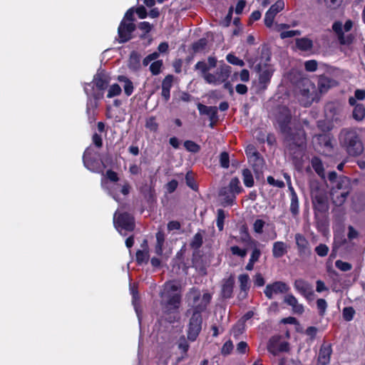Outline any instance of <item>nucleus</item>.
Returning <instances> with one entry per match:
<instances>
[{
	"instance_id": "f257e3e1",
	"label": "nucleus",
	"mask_w": 365,
	"mask_h": 365,
	"mask_svg": "<svg viewBox=\"0 0 365 365\" xmlns=\"http://www.w3.org/2000/svg\"><path fill=\"white\" fill-rule=\"evenodd\" d=\"M291 120L290 111L287 108H283L277 118L279 129L284 138L283 144L289 154L294 158H297L305 148L306 134L302 128L290 127Z\"/></svg>"
},
{
	"instance_id": "f03ea898",
	"label": "nucleus",
	"mask_w": 365,
	"mask_h": 365,
	"mask_svg": "<svg viewBox=\"0 0 365 365\" xmlns=\"http://www.w3.org/2000/svg\"><path fill=\"white\" fill-rule=\"evenodd\" d=\"M181 287L176 282H168L165 284L164 291L161 294L160 305L164 313H174L179 309L181 299Z\"/></svg>"
},
{
	"instance_id": "7ed1b4c3",
	"label": "nucleus",
	"mask_w": 365,
	"mask_h": 365,
	"mask_svg": "<svg viewBox=\"0 0 365 365\" xmlns=\"http://www.w3.org/2000/svg\"><path fill=\"white\" fill-rule=\"evenodd\" d=\"M339 141L340 145L351 156H359L363 153V144L355 128L341 129L339 135Z\"/></svg>"
},
{
	"instance_id": "20e7f679",
	"label": "nucleus",
	"mask_w": 365,
	"mask_h": 365,
	"mask_svg": "<svg viewBox=\"0 0 365 365\" xmlns=\"http://www.w3.org/2000/svg\"><path fill=\"white\" fill-rule=\"evenodd\" d=\"M311 199L317 226L319 228L324 225L323 220L319 219V215L325 214L329 208L327 191L319 186L314 187L311 190Z\"/></svg>"
},
{
	"instance_id": "39448f33",
	"label": "nucleus",
	"mask_w": 365,
	"mask_h": 365,
	"mask_svg": "<svg viewBox=\"0 0 365 365\" xmlns=\"http://www.w3.org/2000/svg\"><path fill=\"white\" fill-rule=\"evenodd\" d=\"M186 299L188 307L193 310V313L201 314L210 303L212 295L207 291H200L192 287L186 294Z\"/></svg>"
},
{
	"instance_id": "423d86ee",
	"label": "nucleus",
	"mask_w": 365,
	"mask_h": 365,
	"mask_svg": "<svg viewBox=\"0 0 365 365\" xmlns=\"http://www.w3.org/2000/svg\"><path fill=\"white\" fill-rule=\"evenodd\" d=\"M299 102L304 107H309L319 98L315 85L309 79H304L299 84Z\"/></svg>"
},
{
	"instance_id": "0eeeda50",
	"label": "nucleus",
	"mask_w": 365,
	"mask_h": 365,
	"mask_svg": "<svg viewBox=\"0 0 365 365\" xmlns=\"http://www.w3.org/2000/svg\"><path fill=\"white\" fill-rule=\"evenodd\" d=\"M98 155L97 153H93L92 150L87 148L83 155V165L92 172L103 174L106 165L98 158Z\"/></svg>"
},
{
	"instance_id": "6e6552de",
	"label": "nucleus",
	"mask_w": 365,
	"mask_h": 365,
	"mask_svg": "<svg viewBox=\"0 0 365 365\" xmlns=\"http://www.w3.org/2000/svg\"><path fill=\"white\" fill-rule=\"evenodd\" d=\"M231 72L232 68L223 63L220 65L215 73H211L210 75H207L206 83L213 86H219L227 81Z\"/></svg>"
},
{
	"instance_id": "1a4fd4ad",
	"label": "nucleus",
	"mask_w": 365,
	"mask_h": 365,
	"mask_svg": "<svg viewBox=\"0 0 365 365\" xmlns=\"http://www.w3.org/2000/svg\"><path fill=\"white\" fill-rule=\"evenodd\" d=\"M113 223L115 227L118 230H125L126 231H132L135 227L133 217L127 213H120L115 212L113 216Z\"/></svg>"
},
{
	"instance_id": "9d476101",
	"label": "nucleus",
	"mask_w": 365,
	"mask_h": 365,
	"mask_svg": "<svg viewBox=\"0 0 365 365\" xmlns=\"http://www.w3.org/2000/svg\"><path fill=\"white\" fill-rule=\"evenodd\" d=\"M202 318L201 314L192 313L188 324L187 339L191 341L196 340L202 329Z\"/></svg>"
},
{
	"instance_id": "9b49d317",
	"label": "nucleus",
	"mask_w": 365,
	"mask_h": 365,
	"mask_svg": "<svg viewBox=\"0 0 365 365\" xmlns=\"http://www.w3.org/2000/svg\"><path fill=\"white\" fill-rule=\"evenodd\" d=\"M255 70L259 73V88L260 90L264 91L267 89V86L270 82V79L273 74V70L267 65H264V68H263L261 63H259L255 66Z\"/></svg>"
},
{
	"instance_id": "f8f14e48",
	"label": "nucleus",
	"mask_w": 365,
	"mask_h": 365,
	"mask_svg": "<svg viewBox=\"0 0 365 365\" xmlns=\"http://www.w3.org/2000/svg\"><path fill=\"white\" fill-rule=\"evenodd\" d=\"M289 290V287L287 284L282 281H277L267 284L264 293L269 299H272L274 295L285 294Z\"/></svg>"
},
{
	"instance_id": "ddd939ff",
	"label": "nucleus",
	"mask_w": 365,
	"mask_h": 365,
	"mask_svg": "<svg viewBox=\"0 0 365 365\" xmlns=\"http://www.w3.org/2000/svg\"><path fill=\"white\" fill-rule=\"evenodd\" d=\"M135 29V25L133 22H127L123 19L118 29L119 43H123L130 40Z\"/></svg>"
},
{
	"instance_id": "4468645a",
	"label": "nucleus",
	"mask_w": 365,
	"mask_h": 365,
	"mask_svg": "<svg viewBox=\"0 0 365 365\" xmlns=\"http://www.w3.org/2000/svg\"><path fill=\"white\" fill-rule=\"evenodd\" d=\"M217 58L214 56H209L207 58V63L204 61H198L195 65V70L197 71L200 73L201 77L203 78L205 81L206 82V76L207 75H210L211 73L209 71L211 68H215L217 66Z\"/></svg>"
},
{
	"instance_id": "2eb2a0df",
	"label": "nucleus",
	"mask_w": 365,
	"mask_h": 365,
	"mask_svg": "<svg viewBox=\"0 0 365 365\" xmlns=\"http://www.w3.org/2000/svg\"><path fill=\"white\" fill-rule=\"evenodd\" d=\"M294 240L299 256L302 258L309 257L312 254V251L309 243L306 237L300 233H297L294 235Z\"/></svg>"
},
{
	"instance_id": "dca6fc26",
	"label": "nucleus",
	"mask_w": 365,
	"mask_h": 365,
	"mask_svg": "<svg viewBox=\"0 0 365 365\" xmlns=\"http://www.w3.org/2000/svg\"><path fill=\"white\" fill-rule=\"evenodd\" d=\"M284 8V2L282 0H279L275 4L271 6L269 10L266 12L264 16V24L267 27L272 26L275 16L283 10Z\"/></svg>"
},
{
	"instance_id": "f3484780",
	"label": "nucleus",
	"mask_w": 365,
	"mask_h": 365,
	"mask_svg": "<svg viewBox=\"0 0 365 365\" xmlns=\"http://www.w3.org/2000/svg\"><path fill=\"white\" fill-rule=\"evenodd\" d=\"M268 351L274 356L279 352H285L289 350V344L286 341L279 342L274 338H272L267 345Z\"/></svg>"
},
{
	"instance_id": "a211bd4d",
	"label": "nucleus",
	"mask_w": 365,
	"mask_h": 365,
	"mask_svg": "<svg viewBox=\"0 0 365 365\" xmlns=\"http://www.w3.org/2000/svg\"><path fill=\"white\" fill-rule=\"evenodd\" d=\"M294 287L301 294L307 299L314 294L312 285L302 279H296Z\"/></svg>"
},
{
	"instance_id": "6ab92c4d",
	"label": "nucleus",
	"mask_w": 365,
	"mask_h": 365,
	"mask_svg": "<svg viewBox=\"0 0 365 365\" xmlns=\"http://www.w3.org/2000/svg\"><path fill=\"white\" fill-rule=\"evenodd\" d=\"M332 349L331 344H323L319 349L318 355V363L321 365H327L330 361Z\"/></svg>"
},
{
	"instance_id": "aec40b11",
	"label": "nucleus",
	"mask_w": 365,
	"mask_h": 365,
	"mask_svg": "<svg viewBox=\"0 0 365 365\" xmlns=\"http://www.w3.org/2000/svg\"><path fill=\"white\" fill-rule=\"evenodd\" d=\"M197 109L200 115L209 116L210 121H217V108L216 106H207L202 103L197 104Z\"/></svg>"
},
{
	"instance_id": "412c9836",
	"label": "nucleus",
	"mask_w": 365,
	"mask_h": 365,
	"mask_svg": "<svg viewBox=\"0 0 365 365\" xmlns=\"http://www.w3.org/2000/svg\"><path fill=\"white\" fill-rule=\"evenodd\" d=\"M93 83L98 89L103 91L108 86L110 77L103 71L98 72L94 76Z\"/></svg>"
},
{
	"instance_id": "4be33fe9",
	"label": "nucleus",
	"mask_w": 365,
	"mask_h": 365,
	"mask_svg": "<svg viewBox=\"0 0 365 365\" xmlns=\"http://www.w3.org/2000/svg\"><path fill=\"white\" fill-rule=\"evenodd\" d=\"M284 302L292 307L294 314H302L304 311V306L298 302V300L293 294H288L284 297Z\"/></svg>"
},
{
	"instance_id": "5701e85b",
	"label": "nucleus",
	"mask_w": 365,
	"mask_h": 365,
	"mask_svg": "<svg viewBox=\"0 0 365 365\" xmlns=\"http://www.w3.org/2000/svg\"><path fill=\"white\" fill-rule=\"evenodd\" d=\"M349 192L347 190L338 191L335 188H332L331 195L333 203L336 206L342 205L345 202Z\"/></svg>"
},
{
	"instance_id": "b1692460",
	"label": "nucleus",
	"mask_w": 365,
	"mask_h": 365,
	"mask_svg": "<svg viewBox=\"0 0 365 365\" xmlns=\"http://www.w3.org/2000/svg\"><path fill=\"white\" fill-rule=\"evenodd\" d=\"M287 252V245L282 241L275 242L272 247V255L274 258H280Z\"/></svg>"
},
{
	"instance_id": "393cba45",
	"label": "nucleus",
	"mask_w": 365,
	"mask_h": 365,
	"mask_svg": "<svg viewBox=\"0 0 365 365\" xmlns=\"http://www.w3.org/2000/svg\"><path fill=\"white\" fill-rule=\"evenodd\" d=\"M335 81L331 78L326 76H320L318 80V88L320 93H324L332 87Z\"/></svg>"
},
{
	"instance_id": "a878e982",
	"label": "nucleus",
	"mask_w": 365,
	"mask_h": 365,
	"mask_svg": "<svg viewBox=\"0 0 365 365\" xmlns=\"http://www.w3.org/2000/svg\"><path fill=\"white\" fill-rule=\"evenodd\" d=\"M335 182H336V185L334 188H335L336 190H338V191L347 190L348 192H350L351 182H350V180L349 178L344 176V175H340Z\"/></svg>"
},
{
	"instance_id": "bb28decb",
	"label": "nucleus",
	"mask_w": 365,
	"mask_h": 365,
	"mask_svg": "<svg viewBox=\"0 0 365 365\" xmlns=\"http://www.w3.org/2000/svg\"><path fill=\"white\" fill-rule=\"evenodd\" d=\"M234 284L235 281L232 277L225 281L222 287V296L223 298L228 299L232 297Z\"/></svg>"
},
{
	"instance_id": "cd10ccee",
	"label": "nucleus",
	"mask_w": 365,
	"mask_h": 365,
	"mask_svg": "<svg viewBox=\"0 0 365 365\" xmlns=\"http://www.w3.org/2000/svg\"><path fill=\"white\" fill-rule=\"evenodd\" d=\"M238 281L240 282V294H242L243 297H245L250 287L249 275L247 274L239 275Z\"/></svg>"
},
{
	"instance_id": "c85d7f7f",
	"label": "nucleus",
	"mask_w": 365,
	"mask_h": 365,
	"mask_svg": "<svg viewBox=\"0 0 365 365\" xmlns=\"http://www.w3.org/2000/svg\"><path fill=\"white\" fill-rule=\"evenodd\" d=\"M220 195L222 197L225 205H232L234 204L236 195L231 192L229 189L222 187L220 191Z\"/></svg>"
},
{
	"instance_id": "c756f323",
	"label": "nucleus",
	"mask_w": 365,
	"mask_h": 365,
	"mask_svg": "<svg viewBox=\"0 0 365 365\" xmlns=\"http://www.w3.org/2000/svg\"><path fill=\"white\" fill-rule=\"evenodd\" d=\"M296 46L301 51H307L312 48L313 41L306 37L297 38Z\"/></svg>"
},
{
	"instance_id": "7c9ffc66",
	"label": "nucleus",
	"mask_w": 365,
	"mask_h": 365,
	"mask_svg": "<svg viewBox=\"0 0 365 365\" xmlns=\"http://www.w3.org/2000/svg\"><path fill=\"white\" fill-rule=\"evenodd\" d=\"M353 106V118L358 122L362 121L365 118V106L363 104H355Z\"/></svg>"
},
{
	"instance_id": "2f4dec72",
	"label": "nucleus",
	"mask_w": 365,
	"mask_h": 365,
	"mask_svg": "<svg viewBox=\"0 0 365 365\" xmlns=\"http://www.w3.org/2000/svg\"><path fill=\"white\" fill-rule=\"evenodd\" d=\"M119 82L123 83V89L125 95L130 96L133 92V84L132 81L125 76H119L118 77Z\"/></svg>"
},
{
	"instance_id": "473e14b6",
	"label": "nucleus",
	"mask_w": 365,
	"mask_h": 365,
	"mask_svg": "<svg viewBox=\"0 0 365 365\" xmlns=\"http://www.w3.org/2000/svg\"><path fill=\"white\" fill-rule=\"evenodd\" d=\"M225 187L229 189V190L235 195L243 191V188L240 185V180L237 178H232L229 185Z\"/></svg>"
},
{
	"instance_id": "72a5a7b5",
	"label": "nucleus",
	"mask_w": 365,
	"mask_h": 365,
	"mask_svg": "<svg viewBox=\"0 0 365 365\" xmlns=\"http://www.w3.org/2000/svg\"><path fill=\"white\" fill-rule=\"evenodd\" d=\"M99 97L94 95L93 98L88 97L86 105V113L90 117L91 115H94V110L98 107V100Z\"/></svg>"
},
{
	"instance_id": "f704fd0d",
	"label": "nucleus",
	"mask_w": 365,
	"mask_h": 365,
	"mask_svg": "<svg viewBox=\"0 0 365 365\" xmlns=\"http://www.w3.org/2000/svg\"><path fill=\"white\" fill-rule=\"evenodd\" d=\"M312 166L314 171L322 178L324 177V169L322 160L317 158L314 157L311 161Z\"/></svg>"
},
{
	"instance_id": "c9c22d12",
	"label": "nucleus",
	"mask_w": 365,
	"mask_h": 365,
	"mask_svg": "<svg viewBox=\"0 0 365 365\" xmlns=\"http://www.w3.org/2000/svg\"><path fill=\"white\" fill-rule=\"evenodd\" d=\"M365 99V90L364 89H356L354 91V96L349 98V103L351 106L359 104L357 101H363Z\"/></svg>"
},
{
	"instance_id": "e433bc0d",
	"label": "nucleus",
	"mask_w": 365,
	"mask_h": 365,
	"mask_svg": "<svg viewBox=\"0 0 365 365\" xmlns=\"http://www.w3.org/2000/svg\"><path fill=\"white\" fill-rule=\"evenodd\" d=\"M242 180L245 185L251 187L254 185V179L252 172L249 169L242 170Z\"/></svg>"
},
{
	"instance_id": "4c0bfd02",
	"label": "nucleus",
	"mask_w": 365,
	"mask_h": 365,
	"mask_svg": "<svg viewBox=\"0 0 365 365\" xmlns=\"http://www.w3.org/2000/svg\"><path fill=\"white\" fill-rule=\"evenodd\" d=\"M140 55L136 51H132L130 55L129 66L133 69L140 67Z\"/></svg>"
},
{
	"instance_id": "58836bf2",
	"label": "nucleus",
	"mask_w": 365,
	"mask_h": 365,
	"mask_svg": "<svg viewBox=\"0 0 365 365\" xmlns=\"http://www.w3.org/2000/svg\"><path fill=\"white\" fill-rule=\"evenodd\" d=\"M299 199L297 195H293L290 197V212L293 216H297L299 214Z\"/></svg>"
},
{
	"instance_id": "ea45409f",
	"label": "nucleus",
	"mask_w": 365,
	"mask_h": 365,
	"mask_svg": "<svg viewBox=\"0 0 365 365\" xmlns=\"http://www.w3.org/2000/svg\"><path fill=\"white\" fill-rule=\"evenodd\" d=\"M202 242H203V237H202V234L200 232H197L192 237V240L190 242V245L192 249L197 250L202 246Z\"/></svg>"
},
{
	"instance_id": "a19ab883",
	"label": "nucleus",
	"mask_w": 365,
	"mask_h": 365,
	"mask_svg": "<svg viewBox=\"0 0 365 365\" xmlns=\"http://www.w3.org/2000/svg\"><path fill=\"white\" fill-rule=\"evenodd\" d=\"M247 155L253 158L259 165L262 163L263 160L259 157V153L253 148L248 147L246 150Z\"/></svg>"
},
{
	"instance_id": "79ce46f5",
	"label": "nucleus",
	"mask_w": 365,
	"mask_h": 365,
	"mask_svg": "<svg viewBox=\"0 0 365 365\" xmlns=\"http://www.w3.org/2000/svg\"><path fill=\"white\" fill-rule=\"evenodd\" d=\"M121 91L122 90L120 86L117 83H114L111 85L108 88L107 97L111 98L113 97L119 96L121 93Z\"/></svg>"
},
{
	"instance_id": "37998d69",
	"label": "nucleus",
	"mask_w": 365,
	"mask_h": 365,
	"mask_svg": "<svg viewBox=\"0 0 365 365\" xmlns=\"http://www.w3.org/2000/svg\"><path fill=\"white\" fill-rule=\"evenodd\" d=\"M149 255L147 250H138L136 252V261L138 264L147 262L148 261Z\"/></svg>"
},
{
	"instance_id": "c03bdc74",
	"label": "nucleus",
	"mask_w": 365,
	"mask_h": 365,
	"mask_svg": "<svg viewBox=\"0 0 365 365\" xmlns=\"http://www.w3.org/2000/svg\"><path fill=\"white\" fill-rule=\"evenodd\" d=\"M217 226L219 230L222 231L224 227V220L225 219V211L222 209H218L217 211Z\"/></svg>"
},
{
	"instance_id": "a18cd8bd",
	"label": "nucleus",
	"mask_w": 365,
	"mask_h": 365,
	"mask_svg": "<svg viewBox=\"0 0 365 365\" xmlns=\"http://www.w3.org/2000/svg\"><path fill=\"white\" fill-rule=\"evenodd\" d=\"M329 248L325 244H319L314 248V252L319 257H325L328 255Z\"/></svg>"
},
{
	"instance_id": "49530a36",
	"label": "nucleus",
	"mask_w": 365,
	"mask_h": 365,
	"mask_svg": "<svg viewBox=\"0 0 365 365\" xmlns=\"http://www.w3.org/2000/svg\"><path fill=\"white\" fill-rule=\"evenodd\" d=\"M163 66V61H155L153 62L150 66V71L153 75L156 76L158 75L161 71V68Z\"/></svg>"
},
{
	"instance_id": "de8ad7c7",
	"label": "nucleus",
	"mask_w": 365,
	"mask_h": 365,
	"mask_svg": "<svg viewBox=\"0 0 365 365\" xmlns=\"http://www.w3.org/2000/svg\"><path fill=\"white\" fill-rule=\"evenodd\" d=\"M145 127L150 131L156 132L158 128V124L156 122L155 118L153 116L148 118L145 122Z\"/></svg>"
},
{
	"instance_id": "09e8293b",
	"label": "nucleus",
	"mask_w": 365,
	"mask_h": 365,
	"mask_svg": "<svg viewBox=\"0 0 365 365\" xmlns=\"http://www.w3.org/2000/svg\"><path fill=\"white\" fill-rule=\"evenodd\" d=\"M207 45V40L205 38H200L192 45V49L195 53H198L203 51Z\"/></svg>"
},
{
	"instance_id": "8fccbe9b",
	"label": "nucleus",
	"mask_w": 365,
	"mask_h": 365,
	"mask_svg": "<svg viewBox=\"0 0 365 365\" xmlns=\"http://www.w3.org/2000/svg\"><path fill=\"white\" fill-rule=\"evenodd\" d=\"M335 266L342 272H348L352 269L351 264L346 262H343L340 259H338L335 262Z\"/></svg>"
},
{
	"instance_id": "3c124183",
	"label": "nucleus",
	"mask_w": 365,
	"mask_h": 365,
	"mask_svg": "<svg viewBox=\"0 0 365 365\" xmlns=\"http://www.w3.org/2000/svg\"><path fill=\"white\" fill-rule=\"evenodd\" d=\"M185 148L190 152L197 153L200 150V145L192 140H186L184 143Z\"/></svg>"
},
{
	"instance_id": "603ef678",
	"label": "nucleus",
	"mask_w": 365,
	"mask_h": 365,
	"mask_svg": "<svg viewBox=\"0 0 365 365\" xmlns=\"http://www.w3.org/2000/svg\"><path fill=\"white\" fill-rule=\"evenodd\" d=\"M355 314V310L351 307H344L343 309V317L347 321L350 322L353 319Z\"/></svg>"
},
{
	"instance_id": "864d4df0",
	"label": "nucleus",
	"mask_w": 365,
	"mask_h": 365,
	"mask_svg": "<svg viewBox=\"0 0 365 365\" xmlns=\"http://www.w3.org/2000/svg\"><path fill=\"white\" fill-rule=\"evenodd\" d=\"M317 307L319 311V314L323 317L325 314L327 308V303L326 300L324 299H317Z\"/></svg>"
},
{
	"instance_id": "5fc2aeb1",
	"label": "nucleus",
	"mask_w": 365,
	"mask_h": 365,
	"mask_svg": "<svg viewBox=\"0 0 365 365\" xmlns=\"http://www.w3.org/2000/svg\"><path fill=\"white\" fill-rule=\"evenodd\" d=\"M226 59L230 63L233 65L240 66H243L245 65V63L242 59H240L239 58H237V56L232 53L227 54Z\"/></svg>"
},
{
	"instance_id": "6e6d98bb",
	"label": "nucleus",
	"mask_w": 365,
	"mask_h": 365,
	"mask_svg": "<svg viewBox=\"0 0 365 365\" xmlns=\"http://www.w3.org/2000/svg\"><path fill=\"white\" fill-rule=\"evenodd\" d=\"M220 165L224 168H228L230 166V157L227 152H222L220 155Z\"/></svg>"
},
{
	"instance_id": "4d7b16f0",
	"label": "nucleus",
	"mask_w": 365,
	"mask_h": 365,
	"mask_svg": "<svg viewBox=\"0 0 365 365\" xmlns=\"http://www.w3.org/2000/svg\"><path fill=\"white\" fill-rule=\"evenodd\" d=\"M317 67H318V63L315 60L307 61L304 63V68L307 71L314 72V71H317Z\"/></svg>"
},
{
	"instance_id": "13d9d810",
	"label": "nucleus",
	"mask_w": 365,
	"mask_h": 365,
	"mask_svg": "<svg viewBox=\"0 0 365 365\" xmlns=\"http://www.w3.org/2000/svg\"><path fill=\"white\" fill-rule=\"evenodd\" d=\"M173 75L166 76L162 82V88L170 90L173 86Z\"/></svg>"
},
{
	"instance_id": "bf43d9fd",
	"label": "nucleus",
	"mask_w": 365,
	"mask_h": 365,
	"mask_svg": "<svg viewBox=\"0 0 365 365\" xmlns=\"http://www.w3.org/2000/svg\"><path fill=\"white\" fill-rule=\"evenodd\" d=\"M244 325L242 324H237L232 327V334L235 338H238L244 331Z\"/></svg>"
},
{
	"instance_id": "052dcab7",
	"label": "nucleus",
	"mask_w": 365,
	"mask_h": 365,
	"mask_svg": "<svg viewBox=\"0 0 365 365\" xmlns=\"http://www.w3.org/2000/svg\"><path fill=\"white\" fill-rule=\"evenodd\" d=\"M300 34L301 31L299 30L286 31L281 32L280 37L281 38L284 39L287 38H292L295 36H299Z\"/></svg>"
},
{
	"instance_id": "680f3d73",
	"label": "nucleus",
	"mask_w": 365,
	"mask_h": 365,
	"mask_svg": "<svg viewBox=\"0 0 365 365\" xmlns=\"http://www.w3.org/2000/svg\"><path fill=\"white\" fill-rule=\"evenodd\" d=\"M332 29L333 31L338 36V39L344 35L343 32V25L341 22L336 21L334 22L332 25Z\"/></svg>"
},
{
	"instance_id": "e2e57ef3",
	"label": "nucleus",
	"mask_w": 365,
	"mask_h": 365,
	"mask_svg": "<svg viewBox=\"0 0 365 365\" xmlns=\"http://www.w3.org/2000/svg\"><path fill=\"white\" fill-rule=\"evenodd\" d=\"M178 346L184 354H186L189 349V344L184 336L180 338Z\"/></svg>"
},
{
	"instance_id": "0e129e2a",
	"label": "nucleus",
	"mask_w": 365,
	"mask_h": 365,
	"mask_svg": "<svg viewBox=\"0 0 365 365\" xmlns=\"http://www.w3.org/2000/svg\"><path fill=\"white\" fill-rule=\"evenodd\" d=\"M159 57V53L155 51L153 53L148 55L143 60V64L144 66H147L152 61L156 60Z\"/></svg>"
},
{
	"instance_id": "69168bd1",
	"label": "nucleus",
	"mask_w": 365,
	"mask_h": 365,
	"mask_svg": "<svg viewBox=\"0 0 365 365\" xmlns=\"http://www.w3.org/2000/svg\"><path fill=\"white\" fill-rule=\"evenodd\" d=\"M232 349L233 344L230 340H229L223 344L221 352L223 355H227L231 353Z\"/></svg>"
},
{
	"instance_id": "338daca9",
	"label": "nucleus",
	"mask_w": 365,
	"mask_h": 365,
	"mask_svg": "<svg viewBox=\"0 0 365 365\" xmlns=\"http://www.w3.org/2000/svg\"><path fill=\"white\" fill-rule=\"evenodd\" d=\"M267 180V182L272 186L279 188L284 187V183L283 181L275 180L272 176H268Z\"/></svg>"
},
{
	"instance_id": "774afa93",
	"label": "nucleus",
	"mask_w": 365,
	"mask_h": 365,
	"mask_svg": "<svg viewBox=\"0 0 365 365\" xmlns=\"http://www.w3.org/2000/svg\"><path fill=\"white\" fill-rule=\"evenodd\" d=\"M185 181L186 184L191 189L195 190L197 189V185L195 182L194 178L192 175L191 173H187L185 175Z\"/></svg>"
}]
</instances>
